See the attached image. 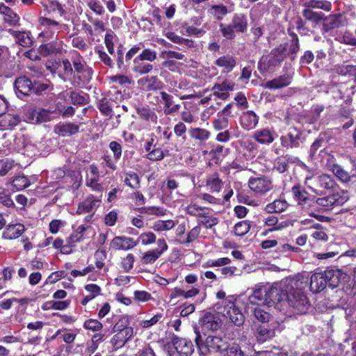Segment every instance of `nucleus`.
<instances>
[{"mask_svg": "<svg viewBox=\"0 0 356 356\" xmlns=\"http://www.w3.org/2000/svg\"><path fill=\"white\" fill-rule=\"evenodd\" d=\"M97 108L101 113L106 117H112L113 111L112 106V99L106 97L101 98L97 104Z\"/></svg>", "mask_w": 356, "mask_h": 356, "instance_id": "54", "label": "nucleus"}, {"mask_svg": "<svg viewBox=\"0 0 356 356\" xmlns=\"http://www.w3.org/2000/svg\"><path fill=\"white\" fill-rule=\"evenodd\" d=\"M201 290L199 287L193 286L191 289L184 290L183 289L175 287L172 290L170 294V298L171 300L177 299L180 297H183L185 299H188L195 297L200 293Z\"/></svg>", "mask_w": 356, "mask_h": 356, "instance_id": "38", "label": "nucleus"}, {"mask_svg": "<svg viewBox=\"0 0 356 356\" xmlns=\"http://www.w3.org/2000/svg\"><path fill=\"white\" fill-rule=\"evenodd\" d=\"M251 227V222L249 220H245L238 222L233 227L234 234L238 236V237H243L250 231Z\"/></svg>", "mask_w": 356, "mask_h": 356, "instance_id": "61", "label": "nucleus"}, {"mask_svg": "<svg viewBox=\"0 0 356 356\" xmlns=\"http://www.w3.org/2000/svg\"><path fill=\"white\" fill-rule=\"evenodd\" d=\"M140 49L141 48L140 45L136 44L129 49L128 51L124 54V69L123 70V72H127L130 70V67L134 62V58L140 53Z\"/></svg>", "mask_w": 356, "mask_h": 356, "instance_id": "44", "label": "nucleus"}, {"mask_svg": "<svg viewBox=\"0 0 356 356\" xmlns=\"http://www.w3.org/2000/svg\"><path fill=\"white\" fill-rule=\"evenodd\" d=\"M290 193L293 201L302 208L309 205V203L311 202V196L300 184H294L292 186Z\"/></svg>", "mask_w": 356, "mask_h": 356, "instance_id": "24", "label": "nucleus"}, {"mask_svg": "<svg viewBox=\"0 0 356 356\" xmlns=\"http://www.w3.org/2000/svg\"><path fill=\"white\" fill-rule=\"evenodd\" d=\"M144 149L146 152L145 158L152 162L162 161L165 156H170L169 150L162 149L158 144V140L154 133L149 134L144 144Z\"/></svg>", "mask_w": 356, "mask_h": 356, "instance_id": "8", "label": "nucleus"}, {"mask_svg": "<svg viewBox=\"0 0 356 356\" xmlns=\"http://www.w3.org/2000/svg\"><path fill=\"white\" fill-rule=\"evenodd\" d=\"M140 49L141 48L140 45L136 44L129 49L128 51L124 54V69L123 70V72H127L130 70V67L134 62V58L140 53Z\"/></svg>", "mask_w": 356, "mask_h": 356, "instance_id": "45", "label": "nucleus"}, {"mask_svg": "<svg viewBox=\"0 0 356 356\" xmlns=\"http://www.w3.org/2000/svg\"><path fill=\"white\" fill-rule=\"evenodd\" d=\"M176 222L173 220H159L153 224L152 229L156 232L170 231L175 228Z\"/></svg>", "mask_w": 356, "mask_h": 356, "instance_id": "59", "label": "nucleus"}, {"mask_svg": "<svg viewBox=\"0 0 356 356\" xmlns=\"http://www.w3.org/2000/svg\"><path fill=\"white\" fill-rule=\"evenodd\" d=\"M6 185L10 186L13 192H17L28 188L31 185V181L26 175H18L9 178Z\"/></svg>", "mask_w": 356, "mask_h": 356, "instance_id": "33", "label": "nucleus"}, {"mask_svg": "<svg viewBox=\"0 0 356 356\" xmlns=\"http://www.w3.org/2000/svg\"><path fill=\"white\" fill-rule=\"evenodd\" d=\"M63 46V40L56 39L40 44L38 49V52L43 58H46V56H60L65 51Z\"/></svg>", "mask_w": 356, "mask_h": 356, "instance_id": "17", "label": "nucleus"}, {"mask_svg": "<svg viewBox=\"0 0 356 356\" xmlns=\"http://www.w3.org/2000/svg\"><path fill=\"white\" fill-rule=\"evenodd\" d=\"M104 3L108 10L113 13L116 10V4L114 0H89L86 5L88 8L97 16H103L105 13V9L103 5Z\"/></svg>", "mask_w": 356, "mask_h": 356, "instance_id": "22", "label": "nucleus"}, {"mask_svg": "<svg viewBox=\"0 0 356 356\" xmlns=\"http://www.w3.org/2000/svg\"><path fill=\"white\" fill-rule=\"evenodd\" d=\"M305 183L307 187L317 195H320L323 191H327L330 193L343 191L340 189L334 179L327 174L312 176L307 178Z\"/></svg>", "mask_w": 356, "mask_h": 356, "instance_id": "2", "label": "nucleus"}, {"mask_svg": "<svg viewBox=\"0 0 356 356\" xmlns=\"http://www.w3.org/2000/svg\"><path fill=\"white\" fill-rule=\"evenodd\" d=\"M136 113L141 120L152 124H156L158 122V117L153 109L149 106H140L136 108Z\"/></svg>", "mask_w": 356, "mask_h": 356, "instance_id": "37", "label": "nucleus"}, {"mask_svg": "<svg viewBox=\"0 0 356 356\" xmlns=\"http://www.w3.org/2000/svg\"><path fill=\"white\" fill-rule=\"evenodd\" d=\"M284 296L283 291L280 288L275 286L266 288L267 305L278 304L283 300Z\"/></svg>", "mask_w": 356, "mask_h": 356, "instance_id": "39", "label": "nucleus"}, {"mask_svg": "<svg viewBox=\"0 0 356 356\" xmlns=\"http://www.w3.org/2000/svg\"><path fill=\"white\" fill-rule=\"evenodd\" d=\"M171 341L179 356H191L194 351V345L189 339L173 335Z\"/></svg>", "mask_w": 356, "mask_h": 356, "instance_id": "23", "label": "nucleus"}, {"mask_svg": "<svg viewBox=\"0 0 356 356\" xmlns=\"http://www.w3.org/2000/svg\"><path fill=\"white\" fill-rule=\"evenodd\" d=\"M334 71L340 76H352L356 74V65H337L334 66Z\"/></svg>", "mask_w": 356, "mask_h": 356, "instance_id": "63", "label": "nucleus"}, {"mask_svg": "<svg viewBox=\"0 0 356 356\" xmlns=\"http://www.w3.org/2000/svg\"><path fill=\"white\" fill-rule=\"evenodd\" d=\"M298 161V159L297 157L290 154L279 156L274 161V170L280 173H284L289 170L290 163H296Z\"/></svg>", "mask_w": 356, "mask_h": 356, "instance_id": "35", "label": "nucleus"}, {"mask_svg": "<svg viewBox=\"0 0 356 356\" xmlns=\"http://www.w3.org/2000/svg\"><path fill=\"white\" fill-rule=\"evenodd\" d=\"M208 13L213 17L215 20H222L223 17L228 13L227 8L223 4L213 5L208 10Z\"/></svg>", "mask_w": 356, "mask_h": 356, "instance_id": "56", "label": "nucleus"}, {"mask_svg": "<svg viewBox=\"0 0 356 356\" xmlns=\"http://www.w3.org/2000/svg\"><path fill=\"white\" fill-rule=\"evenodd\" d=\"M102 195L95 196L89 194L86 198L78 204L76 213L80 215L85 213H91L94 215L102 202Z\"/></svg>", "mask_w": 356, "mask_h": 356, "instance_id": "20", "label": "nucleus"}, {"mask_svg": "<svg viewBox=\"0 0 356 356\" xmlns=\"http://www.w3.org/2000/svg\"><path fill=\"white\" fill-rule=\"evenodd\" d=\"M287 58L285 49L282 46L278 45L272 49L269 54L263 56L259 61L258 69L262 72H268L275 67L280 66Z\"/></svg>", "mask_w": 356, "mask_h": 356, "instance_id": "5", "label": "nucleus"}, {"mask_svg": "<svg viewBox=\"0 0 356 356\" xmlns=\"http://www.w3.org/2000/svg\"><path fill=\"white\" fill-rule=\"evenodd\" d=\"M339 282V273L336 270L327 269L324 271H316L310 277V291L318 293L327 286L332 289L337 287Z\"/></svg>", "mask_w": 356, "mask_h": 356, "instance_id": "1", "label": "nucleus"}, {"mask_svg": "<svg viewBox=\"0 0 356 356\" xmlns=\"http://www.w3.org/2000/svg\"><path fill=\"white\" fill-rule=\"evenodd\" d=\"M348 201V193L347 191H339L330 193L328 195L322 197H318L316 202L321 211H327L335 207L342 205Z\"/></svg>", "mask_w": 356, "mask_h": 356, "instance_id": "9", "label": "nucleus"}, {"mask_svg": "<svg viewBox=\"0 0 356 356\" xmlns=\"http://www.w3.org/2000/svg\"><path fill=\"white\" fill-rule=\"evenodd\" d=\"M159 95L160 96L159 102L163 106V112L165 115H172L179 112L181 104L175 101L172 95L165 92V90H160Z\"/></svg>", "mask_w": 356, "mask_h": 356, "instance_id": "18", "label": "nucleus"}, {"mask_svg": "<svg viewBox=\"0 0 356 356\" xmlns=\"http://www.w3.org/2000/svg\"><path fill=\"white\" fill-rule=\"evenodd\" d=\"M115 334L111 339V343L113 347L117 349L124 345L129 339H130L134 334V332H115Z\"/></svg>", "mask_w": 356, "mask_h": 356, "instance_id": "52", "label": "nucleus"}, {"mask_svg": "<svg viewBox=\"0 0 356 356\" xmlns=\"http://www.w3.org/2000/svg\"><path fill=\"white\" fill-rule=\"evenodd\" d=\"M346 18L341 13L331 14L323 17L322 21L321 32L323 35L328 34L329 35L334 36V33L337 31L345 26Z\"/></svg>", "mask_w": 356, "mask_h": 356, "instance_id": "12", "label": "nucleus"}, {"mask_svg": "<svg viewBox=\"0 0 356 356\" xmlns=\"http://www.w3.org/2000/svg\"><path fill=\"white\" fill-rule=\"evenodd\" d=\"M188 134L191 139L204 143L209 140L211 136V131L204 128H190Z\"/></svg>", "mask_w": 356, "mask_h": 356, "instance_id": "51", "label": "nucleus"}, {"mask_svg": "<svg viewBox=\"0 0 356 356\" xmlns=\"http://www.w3.org/2000/svg\"><path fill=\"white\" fill-rule=\"evenodd\" d=\"M333 174L342 183L356 182V162L351 161V167L344 168L340 164H334L332 167Z\"/></svg>", "mask_w": 356, "mask_h": 356, "instance_id": "15", "label": "nucleus"}, {"mask_svg": "<svg viewBox=\"0 0 356 356\" xmlns=\"http://www.w3.org/2000/svg\"><path fill=\"white\" fill-rule=\"evenodd\" d=\"M353 109L348 106H341L339 108L337 114V119L339 122H343L345 120H348L346 122L341 125V128L343 130H347L352 127L355 123V120L353 115Z\"/></svg>", "mask_w": 356, "mask_h": 356, "instance_id": "31", "label": "nucleus"}, {"mask_svg": "<svg viewBox=\"0 0 356 356\" xmlns=\"http://www.w3.org/2000/svg\"><path fill=\"white\" fill-rule=\"evenodd\" d=\"M286 32L290 39L287 42L280 44V46H282V47L284 48L285 53L289 58L290 60L294 61L300 49V39L297 33L293 31V28L288 27Z\"/></svg>", "mask_w": 356, "mask_h": 356, "instance_id": "16", "label": "nucleus"}, {"mask_svg": "<svg viewBox=\"0 0 356 356\" xmlns=\"http://www.w3.org/2000/svg\"><path fill=\"white\" fill-rule=\"evenodd\" d=\"M116 38L117 36L113 32H107L104 36V44L108 51V53L110 55H113V57L115 58L118 69L123 72V70L124 69V47L122 44H120L117 47V51L116 53L115 54L114 39Z\"/></svg>", "mask_w": 356, "mask_h": 356, "instance_id": "10", "label": "nucleus"}, {"mask_svg": "<svg viewBox=\"0 0 356 356\" xmlns=\"http://www.w3.org/2000/svg\"><path fill=\"white\" fill-rule=\"evenodd\" d=\"M277 136L273 128H260L253 132L252 138L259 144L268 145Z\"/></svg>", "mask_w": 356, "mask_h": 356, "instance_id": "26", "label": "nucleus"}, {"mask_svg": "<svg viewBox=\"0 0 356 356\" xmlns=\"http://www.w3.org/2000/svg\"><path fill=\"white\" fill-rule=\"evenodd\" d=\"M248 186L251 191L259 195L266 194L273 188L272 181L264 175L250 177Z\"/></svg>", "mask_w": 356, "mask_h": 356, "instance_id": "19", "label": "nucleus"}, {"mask_svg": "<svg viewBox=\"0 0 356 356\" xmlns=\"http://www.w3.org/2000/svg\"><path fill=\"white\" fill-rule=\"evenodd\" d=\"M99 178H100V177L86 175V179H85V184L92 191L102 193V192L104 191V187H103L102 184H101L99 182Z\"/></svg>", "mask_w": 356, "mask_h": 356, "instance_id": "58", "label": "nucleus"}, {"mask_svg": "<svg viewBox=\"0 0 356 356\" xmlns=\"http://www.w3.org/2000/svg\"><path fill=\"white\" fill-rule=\"evenodd\" d=\"M219 67H223L226 72H231L236 66V60L233 56L230 54H225V56H220L214 62Z\"/></svg>", "mask_w": 356, "mask_h": 356, "instance_id": "49", "label": "nucleus"}, {"mask_svg": "<svg viewBox=\"0 0 356 356\" xmlns=\"http://www.w3.org/2000/svg\"><path fill=\"white\" fill-rule=\"evenodd\" d=\"M220 312L226 318H229L234 325H243L245 322V316L241 309L238 307L235 302L231 300H225L222 302Z\"/></svg>", "mask_w": 356, "mask_h": 356, "instance_id": "11", "label": "nucleus"}, {"mask_svg": "<svg viewBox=\"0 0 356 356\" xmlns=\"http://www.w3.org/2000/svg\"><path fill=\"white\" fill-rule=\"evenodd\" d=\"M222 325V321L218 314L207 312L202 317V327L206 330L217 331Z\"/></svg>", "mask_w": 356, "mask_h": 356, "instance_id": "30", "label": "nucleus"}, {"mask_svg": "<svg viewBox=\"0 0 356 356\" xmlns=\"http://www.w3.org/2000/svg\"><path fill=\"white\" fill-rule=\"evenodd\" d=\"M266 299V287L254 290L252 295L249 297L250 303L257 307L267 305Z\"/></svg>", "mask_w": 356, "mask_h": 356, "instance_id": "48", "label": "nucleus"}, {"mask_svg": "<svg viewBox=\"0 0 356 356\" xmlns=\"http://www.w3.org/2000/svg\"><path fill=\"white\" fill-rule=\"evenodd\" d=\"M138 85L145 91H162L165 84L157 76H146L138 81Z\"/></svg>", "mask_w": 356, "mask_h": 356, "instance_id": "27", "label": "nucleus"}, {"mask_svg": "<svg viewBox=\"0 0 356 356\" xmlns=\"http://www.w3.org/2000/svg\"><path fill=\"white\" fill-rule=\"evenodd\" d=\"M95 52L98 56L100 61L108 68H113L115 63L111 56L106 52L102 47H96Z\"/></svg>", "mask_w": 356, "mask_h": 356, "instance_id": "60", "label": "nucleus"}, {"mask_svg": "<svg viewBox=\"0 0 356 356\" xmlns=\"http://www.w3.org/2000/svg\"><path fill=\"white\" fill-rule=\"evenodd\" d=\"M235 83L225 79L220 83H216L211 88L213 95L221 100H227L229 97V92L234 90Z\"/></svg>", "mask_w": 356, "mask_h": 356, "instance_id": "25", "label": "nucleus"}, {"mask_svg": "<svg viewBox=\"0 0 356 356\" xmlns=\"http://www.w3.org/2000/svg\"><path fill=\"white\" fill-rule=\"evenodd\" d=\"M164 35L168 38L173 43L186 47L187 48L194 47V41L188 38H182L177 35L174 31H168L164 33Z\"/></svg>", "mask_w": 356, "mask_h": 356, "instance_id": "50", "label": "nucleus"}, {"mask_svg": "<svg viewBox=\"0 0 356 356\" xmlns=\"http://www.w3.org/2000/svg\"><path fill=\"white\" fill-rule=\"evenodd\" d=\"M289 305L297 313H305L309 307L307 297L300 289H292L287 294Z\"/></svg>", "mask_w": 356, "mask_h": 356, "instance_id": "13", "label": "nucleus"}, {"mask_svg": "<svg viewBox=\"0 0 356 356\" xmlns=\"http://www.w3.org/2000/svg\"><path fill=\"white\" fill-rule=\"evenodd\" d=\"M159 257H160V255L159 254V252H157V250L152 249V250L145 252L143 254V256L140 259V263L143 265L152 264Z\"/></svg>", "mask_w": 356, "mask_h": 356, "instance_id": "64", "label": "nucleus"}, {"mask_svg": "<svg viewBox=\"0 0 356 356\" xmlns=\"http://www.w3.org/2000/svg\"><path fill=\"white\" fill-rule=\"evenodd\" d=\"M138 244V241L130 236H114L111 241V247L115 250H129Z\"/></svg>", "mask_w": 356, "mask_h": 356, "instance_id": "29", "label": "nucleus"}, {"mask_svg": "<svg viewBox=\"0 0 356 356\" xmlns=\"http://www.w3.org/2000/svg\"><path fill=\"white\" fill-rule=\"evenodd\" d=\"M8 33L14 37L15 42L19 46L29 47L31 45L32 40L29 32L15 31L9 29Z\"/></svg>", "mask_w": 356, "mask_h": 356, "instance_id": "42", "label": "nucleus"}, {"mask_svg": "<svg viewBox=\"0 0 356 356\" xmlns=\"http://www.w3.org/2000/svg\"><path fill=\"white\" fill-rule=\"evenodd\" d=\"M26 231L25 226L21 223L8 225L6 227L2 234L5 239L13 240L19 238Z\"/></svg>", "mask_w": 356, "mask_h": 356, "instance_id": "34", "label": "nucleus"}, {"mask_svg": "<svg viewBox=\"0 0 356 356\" xmlns=\"http://www.w3.org/2000/svg\"><path fill=\"white\" fill-rule=\"evenodd\" d=\"M275 335V332L266 324L259 325L257 327L256 338L259 342L264 343L271 339Z\"/></svg>", "mask_w": 356, "mask_h": 356, "instance_id": "47", "label": "nucleus"}, {"mask_svg": "<svg viewBox=\"0 0 356 356\" xmlns=\"http://www.w3.org/2000/svg\"><path fill=\"white\" fill-rule=\"evenodd\" d=\"M209 209L205 212V216H202L201 219H197V225L199 227H204L207 229H210L213 227L217 225L219 222V220L217 217L214 216H209Z\"/></svg>", "mask_w": 356, "mask_h": 356, "instance_id": "55", "label": "nucleus"}, {"mask_svg": "<svg viewBox=\"0 0 356 356\" xmlns=\"http://www.w3.org/2000/svg\"><path fill=\"white\" fill-rule=\"evenodd\" d=\"M304 6L308 9L317 8L329 12L332 9V3L327 0H307Z\"/></svg>", "mask_w": 356, "mask_h": 356, "instance_id": "53", "label": "nucleus"}, {"mask_svg": "<svg viewBox=\"0 0 356 356\" xmlns=\"http://www.w3.org/2000/svg\"><path fill=\"white\" fill-rule=\"evenodd\" d=\"M70 38H71V43L74 48L82 52H85L88 49L89 46L83 37L77 34H72L70 36Z\"/></svg>", "mask_w": 356, "mask_h": 356, "instance_id": "62", "label": "nucleus"}, {"mask_svg": "<svg viewBox=\"0 0 356 356\" xmlns=\"http://www.w3.org/2000/svg\"><path fill=\"white\" fill-rule=\"evenodd\" d=\"M259 122V116L253 111H247L243 112L240 123L245 130H252L256 127Z\"/></svg>", "mask_w": 356, "mask_h": 356, "instance_id": "36", "label": "nucleus"}, {"mask_svg": "<svg viewBox=\"0 0 356 356\" xmlns=\"http://www.w3.org/2000/svg\"><path fill=\"white\" fill-rule=\"evenodd\" d=\"M156 58V53L151 49H145L134 58L129 70L134 73L143 75L149 73L153 70V65L145 61L152 62Z\"/></svg>", "mask_w": 356, "mask_h": 356, "instance_id": "7", "label": "nucleus"}, {"mask_svg": "<svg viewBox=\"0 0 356 356\" xmlns=\"http://www.w3.org/2000/svg\"><path fill=\"white\" fill-rule=\"evenodd\" d=\"M14 90L17 97L26 100L33 94V82L26 76H19L15 80Z\"/></svg>", "mask_w": 356, "mask_h": 356, "instance_id": "21", "label": "nucleus"}, {"mask_svg": "<svg viewBox=\"0 0 356 356\" xmlns=\"http://www.w3.org/2000/svg\"><path fill=\"white\" fill-rule=\"evenodd\" d=\"M293 81V76L284 74L266 81L262 87L268 90H280L291 85Z\"/></svg>", "mask_w": 356, "mask_h": 356, "instance_id": "28", "label": "nucleus"}, {"mask_svg": "<svg viewBox=\"0 0 356 356\" xmlns=\"http://www.w3.org/2000/svg\"><path fill=\"white\" fill-rule=\"evenodd\" d=\"M208 209V208L199 206L195 203H190L185 207L184 211L191 216L201 218L205 216V212Z\"/></svg>", "mask_w": 356, "mask_h": 356, "instance_id": "57", "label": "nucleus"}, {"mask_svg": "<svg viewBox=\"0 0 356 356\" xmlns=\"http://www.w3.org/2000/svg\"><path fill=\"white\" fill-rule=\"evenodd\" d=\"M248 21L247 16L243 13H235L233 15L231 23H220V31L223 38L227 40H233L236 38V33H244L247 31Z\"/></svg>", "mask_w": 356, "mask_h": 356, "instance_id": "3", "label": "nucleus"}, {"mask_svg": "<svg viewBox=\"0 0 356 356\" xmlns=\"http://www.w3.org/2000/svg\"><path fill=\"white\" fill-rule=\"evenodd\" d=\"M224 185L222 179L218 172L209 175L206 179V188L211 193H218Z\"/></svg>", "mask_w": 356, "mask_h": 356, "instance_id": "32", "label": "nucleus"}, {"mask_svg": "<svg viewBox=\"0 0 356 356\" xmlns=\"http://www.w3.org/2000/svg\"><path fill=\"white\" fill-rule=\"evenodd\" d=\"M302 15L306 22L313 23L315 24L314 26H316L320 23H322L325 14L321 12H316L312 9L305 8L302 11Z\"/></svg>", "mask_w": 356, "mask_h": 356, "instance_id": "46", "label": "nucleus"}, {"mask_svg": "<svg viewBox=\"0 0 356 356\" xmlns=\"http://www.w3.org/2000/svg\"><path fill=\"white\" fill-rule=\"evenodd\" d=\"M0 119L1 130H11L20 124V116L19 115L6 114L2 115Z\"/></svg>", "mask_w": 356, "mask_h": 356, "instance_id": "40", "label": "nucleus"}, {"mask_svg": "<svg viewBox=\"0 0 356 356\" xmlns=\"http://www.w3.org/2000/svg\"><path fill=\"white\" fill-rule=\"evenodd\" d=\"M302 131L298 128L291 127L286 133L280 136L281 146L286 149L299 147L302 143Z\"/></svg>", "mask_w": 356, "mask_h": 356, "instance_id": "14", "label": "nucleus"}, {"mask_svg": "<svg viewBox=\"0 0 356 356\" xmlns=\"http://www.w3.org/2000/svg\"><path fill=\"white\" fill-rule=\"evenodd\" d=\"M289 206L288 202L283 199V197H280L268 203L265 206L264 210L268 213H282L286 211Z\"/></svg>", "mask_w": 356, "mask_h": 356, "instance_id": "43", "label": "nucleus"}, {"mask_svg": "<svg viewBox=\"0 0 356 356\" xmlns=\"http://www.w3.org/2000/svg\"><path fill=\"white\" fill-rule=\"evenodd\" d=\"M195 343L198 353L202 355L221 353L227 348V342L220 337L209 336L204 340L199 332H195Z\"/></svg>", "mask_w": 356, "mask_h": 356, "instance_id": "4", "label": "nucleus"}, {"mask_svg": "<svg viewBox=\"0 0 356 356\" xmlns=\"http://www.w3.org/2000/svg\"><path fill=\"white\" fill-rule=\"evenodd\" d=\"M79 126L72 122H60L54 127V132L62 136H72L79 132Z\"/></svg>", "mask_w": 356, "mask_h": 356, "instance_id": "41", "label": "nucleus"}, {"mask_svg": "<svg viewBox=\"0 0 356 356\" xmlns=\"http://www.w3.org/2000/svg\"><path fill=\"white\" fill-rule=\"evenodd\" d=\"M73 82L79 85L87 84L92 79L94 70L92 67L88 65L83 58L77 53V56L72 58Z\"/></svg>", "mask_w": 356, "mask_h": 356, "instance_id": "6", "label": "nucleus"}]
</instances>
